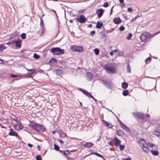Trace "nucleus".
<instances>
[{
  "instance_id": "e2e57ef3",
  "label": "nucleus",
  "mask_w": 160,
  "mask_h": 160,
  "mask_svg": "<svg viewBox=\"0 0 160 160\" xmlns=\"http://www.w3.org/2000/svg\"><path fill=\"white\" fill-rule=\"evenodd\" d=\"M52 11L53 12H54V13H55V15L57 16V17H58L57 15V13H56V11L55 10H53V9H52Z\"/></svg>"
},
{
  "instance_id": "412c9836",
  "label": "nucleus",
  "mask_w": 160,
  "mask_h": 160,
  "mask_svg": "<svg viewBox=\"0 0 160 160\" xmlns=\"http://www.w3.org/2000/svg\"><path fill=\"white\" fill-rule=\"evenodd\" d=\"M102 23H100L99 22H98L96 23V28H100L103 25Z\"/></svg>"
},
{
  "instance_id": "338daca9",
  "label": "nucleus",
  "mask_w": 160,
  "mask_h": 160,
  "mask_svg": "<svg viewBox=\"0 0 160 160\" xmlns=\"http://www.w3.org/2000/svg\"><path fill=\"white\" fill-rule=\"evenodd\" d=\"M59 142L61 143V144H62L63 143V141L61 140H58Z\"/></svg>"
},
{
  "instance_id": "72a5a7b5",
  "label": "nucleus",
  "mask_w": 160,
  "mask_h": 160,
  "mask_svg": "<svg viewBox=\"0 0 160 160\" xmlns=\"http://www.w3.org/2000/svg\"><path fill=\"white\" fill-rule=\"evenodd\" d=\"M127 72H128L130 73L131 72V70L130 68V65H129V64H128L127 66Z\"/></svg>"
},
{
  "instance_id": "a211bd4d",
  "label": "nucleus",
  "mask_w": 160,
  "mask_h": 160,
  "mask_svg": "<svg viewBox=\"0 0 160 160\" xmlns=\"http://www.w3.org/2000/svg\"><path fill=\"white\" fill-rule=\"evenodd\" d=\"M57 75L58 76L61 75L63 73L62 70L60 69H57L55 70Z\"/></svg>"
},
{
  "instance_id": "37998d69",
  "label": "nucleus",
  "mask_w": 160,
  "mask_h": 160,
  "mask_svg": "<svg viewBox=\"0 0 160 160\" xmlns=\"http://www.w3.org/2000/svg\"><path fill=\"white\" fill-rule=\"evenodd\" d=\"M139 113L138 112H134L133 113V114L136 117L138 118Z\"/></svg>"
},
{
  "instance_id": "09e8293b",
  "label": "nucleus",
  "mask_w": 160,
  "mask_h": 160,
  "mask_svg": "<svg viewBox=\"0 0 160 160\" xmlns=\"http://www.w3.org/2000/svg\"><path fill=\"white\" fill-rule=\"evenodd\" d=\"M40 19H41V23H40L41 26V27L42 28H43V26H44V24H43V22L42 21V19H41V18H40Z\"/></svg>"
},
{
  "instance_id": "ea45409f",
  "label": "nucleus",
  "mask_w": 160,
  "mask_h": 160,
  "mask_svg": "<svg viewBox=\"0 0 160 160\" xmlns=\"http://www.w3.org/2000/svg\"><path fill=\"white\" fill-rule=\"evenodd\" d=\"M119 146V148L121 151H122L125 148V146L124 145H121L120 144Z\"/></svg>"
},
{
  "instance_id": "c756f323",
  "label": "nucleus",
  "mask_w": 160,
  "mask_h": 160,
  "mask_svg": "<svg viewBox=\"0 0 160 160\" xmlns=\"http://www.w3.org/2000/svg\"><path fill=\"white\" fill-rule=\"evenodd\" d=\"M128 90H124L122 92V94L124 96H126L128 94Z\"/></svg>"
},
{
  "instance_id": "c85d7f7f",
  "label": "nucleus",
  "mask_w": 160,
  "mask_h": 160,
  "mask_svg": "<svg viewBox=\"0 0 160 160\" xmlns=\"http://www.w3.org/2000/svg\"><path fill=\"white\" fill-rule=\"evenodd\" d=\"M6 48V47L3 44H1L0 45V51H2Z\"/></svg>"
},
{
  "instance_id": "4be33fe9",
  "label": "nucleus",
  "mask_w": 160,
  "mask_h": 160,
  "mask_svg": "<svg viewBox=\"0 0 160 160\" xmlns=\"http://www.w3.org/2000/svg\"><path fill=\"white\" fill-rule=\"evenodd\" d=\"M30 127L36 130L38 128V124L35 123L33 125H31Z\"/></svg>"
},
{
  "instance_id": "9d476101",
  "label": "nucleus",
  "mask_w": 160,
  "mask_h": 160,
  "mask_svg": "<svg viewBox=\"0 0 160 160\" xmlns=\"http://www.w3.org/2000/svg\"><path fill=\"white\" fill-rule=\"evenodd\" d=\"M113 141L114 145L116 147L119 146L121 144L120 140L118 139L117 137H115L114 138Z\"/></svg>"
},
{
  "instance_id": "1a4fd4ad",
  "label": "nucleus",
  "mask_w": 160,
  "mask_h": 160,
  "mask_svg": "<svg viewBox=\"0 0 160 160\" xmlns=\"http://www.w3.org/2000/svg\"><path fill=\"white\" fill-rule=\"evenodd\" d=\"M104 11V10L102 8H100L97 10L96 13H97L98 18H99L102 16L103 14Z\"/></svg>"
},
{
  "instance_id": "f257e3e1",
  "label": "nucleus",
  "mask_w": 160,
  "mask_h": 160,
  "mask_svg": "<svg viewBox=\"0 0 160 160\" xmlns=\"http://www.w3.org/2000/svg\"><path fill=\"white\" fill-rule=\"evenodd\" d=\"M138 143L139 146L142 148L143 152L148 153L149 152V146L152 147L154 146V144L151 143L149 142L146 143L145 141L143 139H141L138 141Z\"/></svg>"
},
{
  "instance_id": "aec40b11",
  "label": "nucleus",
  "mask_w": 160,
  "mask_h": 160,
  "mask_svg": "<svg viewBox=\"0 0 160 160\" xmlns=\"http://www.w3.org/2000/svg\"><path fill=\"white\" fill-rule=\"evenodd\" d=\"M92 154H95L96 155H97V156H98L99 157L102 158L103 159V160H106L100 154L98 153L97 152H93L89 154V155H92Z\"/></svg>"
},
{
  "instance_id": "49530a36",
  "label": "nucleus",
  "mask_w": 160,
  "mask_h": 160,
  "mask_svg": "<svg viewBox=\"0 0 160 160\" xmlns=\"http://www.w3.org/2000/svg\"><path fill=\"white\" fill-rule=\"evenodd\" d=\"M108 144L109 145H110L112 146H113L114 145V143L112 141L108 142Z\"/></svg>"
},
{
  "instance_id": "7c9ffc66",
  "label": "nucleus",
  "mask_w": 160,
  "mask_h": 160,
  "mask_svg": "<svg viewBox=\"0 0 160 160\" xmlns=\"http://www.w3.org/2000/svg\"><path fill=\"white\" fill-rule=\"evenodd\" d=\"M19 126V128L20 129H21L23 128V125H18V124H16L14 126V128H15L16 127Z\"/></svg>"
},
{
  "instance_id": "69168bd1",
  "label": "nucleus",
  "mask_w": 160,
  "mask_h": 160,
  "mask_svg": "<svg viewBox=\"0 0 160 160\" xmlns=\"http://www.w3.org/2000/svg\"><path fill=\"white\" fill-rule=\"evenodd\" d=\"M119 0V2H120V3H123L124 2L123 0Z\"/></svg>"
},
{
  "instance_id": "dca6fc26",
  "label": "nucleus",
  "mask_w": 160,
  "mask_h": 160,
  "mask_svg": "<svg viewBox=\"0 0 160 160\" xmlns=\"http://www.w3.org/2000/svg\"><path fill=\"white\" fill-rule=\"evenodd\" d=\"M83 91V93L88 97L89 98H93V96L91 95L90 93L88 92L87 91L85 90H84V91Z\"/></svg>"
},
{
  "instance_id": "774afa93",
  "label": "nucleus",
  "mask_w": 160,
  "mask_h": 160,
  "mask_svg": "<svg viewBox=\"0 0 160 160\" xmlns=\"http://www.w3.org/2000/svg\"><path fill=\"white\" fill-rule=\"evenodd\" d=\"M121 7L122 8H123V7H125V4H124V3H122V5H121Z\"/></svg>"
},
{
  "instance_id": "9b49d317",
  "label": "nucleus",
  "mask_w": 160,
  "mask_h": 160,
  "mask_svg": "<svg viewBox=\"0 0 160 160\" xmlns=\"http://www.w3.org/2000/svg\"><path fill=\"white\" fill-rule=\"evenodd\" d=\"M10 132L8 133V135L9 136H14L16 137L18 136L17 133L14 131L12 128H10Z\"/></svg>"
},
{
  "instance_id": "de8ad7c7",
  "label": "nucleus",
  "mask_w": 160,
  "mask_h": 160,
  "mask_svg": "<svg viewBox=\"0 0 160 160\" xmlns=\"http://www.w3.org/2000/svg\"><path fill=\"white\" fill-rule=\"evenodd\" d=\"M36 160H41V158L39 155H38L36 156Z\"/></svg>"
},
{
  "instance_id": "bf43d9fd",
  "label": "nucleus",
  "mask_w": 160,
  "mask_h": 160,
  "mask_svg": "<svg viewBox=\"0 0 160 160\" xmlns=\"http://www.w3.org/2000/svg\"><path fill=\"white\" fill-rule=\"evenodd\" d=\"M28 146L30 147H32L33 146V145L32 144H31L29 143H28Z\"/></svg>"
},
{
  "instance_id": "20e7f679",
  "label": "nucleus",
  "mask_w": 160,
  "mask_h": 160,
  "mask_svg": "<svg viewBox=\"0 0 160 160\" xmlns=\"http://www.w3.org/2000/svg\"><path fill=\"white\" fill-rule=\"evenodd\" d=\"M50 51L52 53L58 52L60 55L63 54L64 53V50L59 47L52 48L50 49Z\"/></svg>"
},
{
  "instance_id": "423d86ee",
  "label": "nucleus",
  "mask_w": 160,
  "mask_h": 160,
  "mask_svg": "<svg viewBox=\"0 0 160 160\" xmlns=\"http://www.w3.org/2000/svg\"><path fill=\"white\" fill-rule=\"evenodd\" d=\"M72 51L74 52H81L83 51V48L82 46L73 45L71 47Z\"/></svg>"
},
{
  "instance_id": "2eb2a0df",
  "label": "nucleus",
  "mask_w": 160,
  "mask_h": 160,
  "mask_svg": "<svg viewBox=\"0 0 160 160\" xmlns=\"http://www.w3.org/2000/svg\"><path fill=\"white\" fill-rule=\"evenodd\" d=\"M121 127L122 128V129H124L127 132H129V129L128 127L125 124L123 123L121 125Z\"/></svg>"
},
{
  "instance_id": "a19ab883",
  "label": "nucleus",
  "mask_w": 160,
  "mask_h": 160,
  "mask_svg": "<svg viewBox=\"0 0 160 160\" xmlns=\"http://www.w3.org/2000/svg\"><path fill=\"white\" fill-rule=\"evenodd\" d=\"M18 37L17 35L14 36L13 37H12L11 38L10 40L12 42H14L16 40L14 39V38H15V37Z\"/></svg>"
},
{
  "instance_id": "603ef678",
  "label": "nucleus",
  "mask_w": 160,
  "mask_h": 160,
  "mask_svg": "<svg viewBox=\"0 0 160 160\" xmlns=\"http://www.w3.org/2000/svg\"><path fill=\"white\" fill-rule=\"evenodd\" d=\"M138 17H139V16L138 15L137 16H136L134 18H133L132 20H131V22H133V21H135V19L137 18Z\"/></svg>"
},
{
  "instance_id": "7ed1b4c3",
  "label": "nucleus",
  "mask_w": 160,
  "mask_h": 160,
  "mask_svg": "<svg viewBox=\"0 0 160 160\" xmlns=\"http://www.w3.org/2000/svg\"><path fill=\"white\" fill-rule=\"evenodd\" d=\"M100 80L102 82V84L107 88L111 89L113 87L112 82L111 80L102 79H100Z\"/></svg>"
},
{
  "instance_id": "0eeeda50",
  "label": "nucleus",
  "mask_w": 160,
  "mask_h": 160,
  "mask_svg": "<svg viewBox=\"0 0 160 160\" xmlns=\"http://www.w3.org/2000/svg\"><path fill=\"white\" fill-rule=\"evenodd\" d=\"M75 19L81 23H84L87 20V19L82 15H80L79 18H75Z\"/></svg>"
},
{
  "instance_id": "c03bdc74",
  "label": "nucleus",
  "mask_w": 160,
  "mask_h": 160,
  "mask_svg": "<svg viewBox=\"0 0 160 160\" xmlns=\"http://www.w3.org/2000/svg\"><path fill=\"white\" fill-rule=\"evenodd\" d=\"M109 6V4L108 2H106L104 3L103 6L104 8H107Z\"/></svg>"
},
{
  "instance_id": "13d9d810",
  "label": "nucleus",
  "mask_w": 160,
  "mask_h": 160,
  "mask_svg": "<svg viewBox=\"0 0 160 160\" xmlns=\"http://www.w3.org/2000/svg\"><path fill=\"white\" fill-rule=\"evenodd\" d=\"M44 30H43V31L41 33L40 35V36H42L43 35H44Z\"/></svg>"
},
{
  "instance_id": "8fccbe9b",
  "label": "nucleus",
  "mask_w": 160,
  "mask_h": 160,
  "mask_svg": "<svg viewBox=\"0 0 160 160\" xmlns=\"http://www.w3.org/2000/svg\"><path fill=\"white\" fill-rule=\"evenodd\" d=\"M127 11L128 12H131L133 11V10L131 8H128Z\"/></svg>"
},
{
  "instance_id": "ddd939ff",
  "label": "nucleus",
  "mask_w": 160,
  "mask_h": 160,
  "mask_svg": "<svg viewBox=\"0 0 160 160\" xmlns=\"http://www.w3.org/2000/svg\"><path fill=\"white\" fill-rule=\"evenodd\" d=\"M87 77L88 80H90L92 79L93 75L91 72H88L87 73Z\"/></svg>"
},
{
  "instance_id": "58836bf2",
  "label": "nucleus",
  "mask_w": 160,
  "mask_h": 160,
  "mask_svg": "<svg viewBox=\"0 0 160 160\" xmlns=\"http://www.w3.org/2000/svg\"><path fill=\"white\" fill-rule=\"evenodd\" d=\"M39 55H38L36 53H35L34 54V55H33V57L35 59H38L39 58Z\"/></svg>"
},
{
  "instance_id": "6e6552de",
  "label": "nucleus",
  "mask_w": 160,
  "mask_h": 160,
  "mask_svg": "<svg viewBox=\"0 0 160 160\" xmlns=\"http://www.w3.org/2000/svg\"><path fill=\"white\" fill-rule=\"evenodd\" d=\"M153 133L158 137L160 138V125H158L153 131Z\"/></svg>"
},
{
  "instance_id": "e433bc0d",
  "label": "nucleus",
  "mask_w": 160,
  "mask_h": 160,
  "mask_svg": "<svg viewBox=\"0 0 160 160\" xmlns=\"http://www.w3.org/2000/svg\"><path fill=\"white\" fill-rule=\"evenodd\" d=\"M54 148L56 150H58L59 149V147L55 143L54 144Z\"/></svg>"
},
{
  "instance_id": "f03ea898",
  "label": "nucleus",
  "mask_w": 160,
  "mask_h": 160,
  "mask_svg": "<svg viewBox=\"0 0 160 160\" xmlns=\"http://www.w3.org/2000/svg\"><path fill=\"white\" fill-rule=\"evenodd\" d=\"M159 33H160V31L156 32L154 34H151L147 32H145L141 34L140 37V39L142 41L144 42L148 38H152Z\"/></svg>"
},
{
  "instance_id": "4468645a",
  "label": "nucleus",
  "mask_w": 160,
  "mask_h": 160,
  "mask_svg": "<svg viewBox=\"0 0 160 160\" xmlns=\"http://www.w3.org/2000/svg\"><path fill=\"white\" fill-rule=\"evenodd\" d=\"M121 20L120 18H115L113 19L114 22L116 24H118L121 22Z\"/></svg>"
},
{
  "instance_id": "680f3d73",
  "label": "nucleus",
  "mask_w": 160,
  "mask_h": 160,
  "mask_svg": "<svg viewBox=\"0 0 160 160\" xmlns=\"http://www.w3.org/2000/svg\"><path fill=\"white\" fill-rule=\"evenodd\" d=\"M55 55H60V54H59V53L58 52H54V53H53Z\"/></svg>"
},
{
  "instance_id": "39448f33",
  "label": "nucleus",
  "mask_w": 160,
  "mask_h": 160,
  "mask_svg": "<svg viewBox=\"0 0 160 160\" xmlns=\"http://www.w3.org/2000/svg\"><path fill=\"white\" fill-rule=\"evenodd\" d=\"M106 71L108 73H114L116 72V68L108 65H105L104 68Z\"/></svg>"
},
{
  "instance_id": "5fc2aeb1",
  "label": "nucleus",
  "mask_w": 160,
  "mask_h": 160,
  "mask_svg": "<svg viewBox=\"0 0 160 160\" xmlns=\"http://www.w3.org/2000/svg\"><path fill=\"white\" fill-rule=\"evenodd\" d=\"M114 7V6H113L111 8L110 10V15H111V14L112 13V12H113V8Z\"/></svg>"
},
{
  "instance_id": "473e14b6",
  "label": "nucleus",
  "mask_w": 160,
  "mask_h": 160,
  "mask_svg": "<svg viewBox=\"0 0 160 160\" xmlns=\"http://www.w3.org/2000/svg\"><path fill=\"white\" fill-rule=\"evenodd\" d=\"M151 60V58L149 57L148 58L145 60V61L146 62V63H148L150 62Z\"/></svg>"
},
{
  "instance_id": "4c0bfd02",
  "label": "nucleus",
  "mask_w": 160,
  "mask_h": 160,
  "mask_svg": "<svg viewBox=\"0 0 160 160\" xmlns=\"http://www.w3.org/2000/svg\"><path fill=\"white\" fill-rule=\"evenodd\" d=\"M132 36V34L131 33H129L128 34V36H127V37L126 38L128 40H130L131 39V38Z\"/></svg>"
},
{
  "instance_id": "393cba45",
  "label": "nucleus",
  "mask_w": 160,
  "mask_h": 160,
  "mask_svg": "<svg viewBox=\"0 0 160 160\" xmlns=\"http://www.w3.org/2000/svg\"><path fill=\"white\" fill-rule=\"evenodd\" d=\"M150 151L152 154L154 156L158 155L159 154L157 150H151Z\"/></svg>"
},
{
  "instance_id": "864d4df0",
  "label": "nucleus",
  "mask_w": 160,
  "mask_h": 160,
  "mask_svg": "<svg viewBox=\"0 0 160 160\" xmlns=\"http://www.w3.org/2000/svg\"><path fill=\"white\" fill-rule=\"evenodd\" d=\"M11 76L12 77L16 78L17 77V75H14L13 74H11Z\"/></svg>"
},
{
  "instance_id": "2f4dec72",
  "label": "nucleus",
  "mask_w": 160,
  "mask_h": 160,
  "mask_svg": "<svg viewBox=\"0 0 160 160\" xmlns=\"http://www.w3.org/2000/svg\"><path fill=\"white\" fill-rule=\"evenodd\" d=\"M57 61L55 58H52L50 60L49 62L50 63H54L55 62H57Z\"/></svg>"
},
{
  "instance_id": "f704fd0d",
  "label": "nucleus",
  "mask_w": 160,
  "mask_h": 160,
  "mask_svg": "<svg viewBox=\"0 0 160 160\" xmlns=\"http://www.w3.org/2000/svg\"><path fill=\"white\" fill-rule=\"evenodd\" d=\"M94 51L96 55H98L99 52V50L98 48H95L94 49Z\"/></svg>"
},
{
  "instance_id": "b1692460",
  "label": "nucleus",
  "mask_w": 160,
  "mask_h": 160,
  "mask_svg": "<svg viewBox=\"0 0 160 160\" xmlns=\"http://www.w3.org/2000/svg\"><path fill=\"white\" fill-rule=\"evenodd\" d=\"M145 118H146V116L145 115H144L142 113H139L138 118L144 119Z\"/></svg>"
},
{
  "instance_id": "5701e85b",
  "label": "nucleus",
  "mask_w": 160,
  "mask_h": 160,
  "mask_svg": "<svg viewBox=\"0 0 160 160\" xmlns=\"http://www.w3.org/2000/svg\"><path fill=\"white\" fill-rule=\"evenodd\" d=\"M38 128L42 131H44L45 129V127L42 125H40L38 124Z\"/></svg>"
},
{
  "instance_id": "0e129e2a",
  "label": "nucleus",
  "mask_w": 160,
  "mask_h": 160,
  "mask_svg": "<svg viewBox=\"0 0 160 160\" xmlns=\"http://www.w3.org/2000/svg\"><path fill=\"white\" fill-rule=\"evenodd\" d=\"M119 122L120 126L123 123L120 120H119Z\"/></svg>"
},
{
  "instance_id": "cd10ccee",
  "label": "nucleus",
  "mask_w": 160,
  "mask_h": 160,
  "mask_svg": "<svg viewBox=\"0 0 160 160\" xmlns=\"http://www.w3.org/2000/svg\"><path fill=\"white\" fill-rule=\"evenodd\" d=\"M16 46L18 48H20L21 47V42L19 41H16Z\"/></svg>"
},
{
  "instance_id": "4d7b16f0",
  "label": "nucleus",
  "mask_w": 160,
  "mask_h": 160,
  "mask_svg": "<svg viewBox=\"0 0 160 160\" xmlns=\"http://www.w3.org/2000/svg\"><path fill=\"white\" fill-rule=\"evenodd\" d=\"M123 160H132V159L131 158L129 157L128 158H125Z\"/></svg>"
},
{
  "instance_id": "f8f14e48",
  "label": "nucleus",
  "mask_w": 160,
  "mask_h": 160,
  "mask_svg": "<svg viewBox=\"0 0 160 160\" xmlns=\"http://www.w3.org/2000/svg\"><path fill=\"white\" fill-rule=\"evenodd\" d=\"M93 145V144L91 142H86L83 145V146L84 147L90 148Z\"/></svg>"
},
{
  "instance_id": "c9c22d12",
  "label": "nucleus",
  "mask_w": 160,
  "mask_h": 160,
  "mask_svg": "<svg viewBox=\"0 0 160 160\" xmlns=\"http://www.w3.org/2000/svg\"><path fill=\"white\" fill-rule=\"evenodd\" d=\"M70 153V152L68 150H67L66 151H63V153L65 155H68Z\"/></svg>"
},
{
  "instance_id": "a878e982",
  "label": "nucleus",
  "mask_w": 160,
  "mask_h": 160,
  "mask_svg": "<svg viewBox=\"0 0 160 160\" xmlns=\"http://www.w3.org/2000/svg\"><path fill=\"white\" fill-rule=\"evenodd\" d=\"M26 69L27 70L30 71V72H28V73L29 74L30 77H31L30 75L34 73V72L35 71V70L34 69H28L26 68Z\"/></svg>"
},
{
  "instance_id": "052dcab7",
  "label": "nucleus",
  "mask_w": 160,
  "mask_h": 160,
  "mask_svg": "<svg viewBox=\"0 0 160 160\" xmlns=\"http://www.w3.org/2000/svg\"><path fill=\"white\" fill-rule=\"evenodd\" d=\"M62 136H63V137H66V134L65 133H64V132L62 133Z\"/></svg>"
},
{
  "instance_id": "a18cd8bd",
  "label": "nucleus",
  "mask_w": 160,
  "mask_h": 160,
  "mask_svg": "<svg viewBox=\"0 0 160 160\" xmlns=\"http://www.w3.org/2000/svg\"><path fill=\"white\" fill-rule=\"evenodd\" d=\"M119 29L120 31H122L124 30L125 27L123 26H121L119 28Z\"/></svg>"
},
{
  "instance_id": "3c124183",
  "label": "nucleus",
  "mask_w": 160,
  "mask_h": 160,
  "mask_svg": "<svg viewBox=\"0 0 160 160\" xmlns=\"http://www.w3.org/2000/svg\"><path fill=\"white\" fill-rule=\"evenodd\" d=\"M95 32L94 31H92L91 32L90 34L91 36H93L95 34Z\"/></svg>"
},
{
  "instance_id": "6e6d98bb",
  "label": "nucleus",
  "mask_w": 160,
  "mask_h": 160,
  "mask_svg": "<svg viewBox=\"0 0 160 160\" xmlns=\"http://www.w3.org/2000/svg\"><path fill=\"white\" fill-rule=\"evenodd\" d=\"M113 54V50H112L110 52V55L112 56Z\"/></svg>"
},
{
  "instance_id": "f3484780",
  "label": "nucleus",
  "mask_w": 160,
  "mask_h": 160,
  "mask_svg": "<svg viewBox=\"0 0 160 160\" xmlns=\"http://www.w3.org/2000/svg\"><path fill=\"white\" fill-rule=\"evenodd\" d=\"M102 121L103 122L104 125L106 126L109 128H111L112 127V126L111 124L108 123L107 122H106L104 120H102Z\"/></svg>"
},
{
  "instance_id": "79ce46f5",
  "label": "nucleus",
  "mask_w": 160,
  "mask_h": 160,
  "mask_svg": "<svg viewBox=\"0 0 160 160\" xmlns=\"http://www.w3.org/2000/svg\"><path fill=\"white\" fill-rule=\"evenodd\" d=\"M21 37L22 39H25L26 38V34L24 33H22L21 35Z\"/></svg>"
},
{
  "instance_id": "bb28decb",
  "label": "nucleus",
  "mask_w": 160,
  "mask_h": 160,
  "mask_svg": "<svg viewBox=\"0 0 160 160\" xmlns=\"http://www.w3.org/2000/svg\"><path fill=\"white\" fill-rule=\"evenodd\" d=\"M128 85V84L125 82H123L122 83V88L126 89L127 88Z\"/></svg>"
},
{
  "instance_id": "6ab92c4d",
  "label": "nucleus",
  "mask_w": 160,
  "mask_h": 160,
  "mask_svg": "<svg viewBox=\"0 0 160 160\" xmlns=\"http://www.w3.org/2000/svg\"><path fill=\"white\" fill-rule=\"evenodd\" d=\"M117 135L119 136H122L124 134V133L122 130H118L117 131Z\"/></svg>"
}]
</instances>
